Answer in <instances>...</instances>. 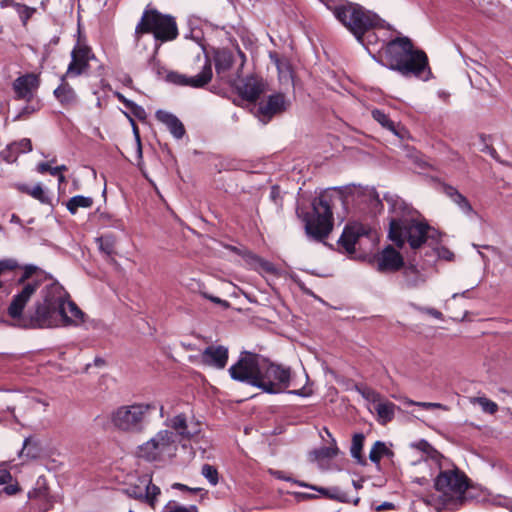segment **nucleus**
Here are the masks:
<instances>
[{"label":"nucleus","instance_id":"f257e3e1","mask_svg":"<svg viewBox=\"0 0 512 512\" xmlns=\"http://www.w3.org/2000/svg\"><path fill=\"white\" fill-rule=\"evenodd\" d=\"M21 291L13 296L8 315L24 328L58 327L60 312L68 293L56 281L48 279L34 265H26L18 279Z\"/></svg>","mask_w":512,"mask_h":512},{"label":"nucleus","instance_id":"f03ea898","mask_svg":"<svg viewBox=\"0 0 512 512\" xmlns=\"http://www.w3.org/2000/svg\"><path fill=\"white\" fill-rule=\"evenodd\" d=\"M392 216L389 220V239L399 248L406 243L411 249L421 248L429 240L438 241V231L421 214L398 196L386 197Z\"/></svg>","mask_w":512,"mask_h":512},{"label":"nucleus","instance_id":"7ed1b4c3","mask_svg":"<svg viewBox=\"0 0 512 512\" xmlns=\"http://www.w3.org/2000/svg\"><path fill=\"white\" fill-rule=\"evenodd\" d=\"M436 468L438 474L434 479L435 493L421 495L420 500L437 512L454 510L465 501L468 478L449 459L442 460Z\"/></svg>","mask_w":512,"mask_h":512},{"label":"nucleus","instance_id":"20e7f679","mask_svg":"<svg viewBox=\"0 0 512 512\" xmlns=\"http://www.w3.org/2000/svg\"><path fill=\"white\" fill-rule=\"evenodd\" d=\"M380 59H374L390 70L399 72L404 77L414 76L428 80L431 71L424 51L414 49L408 37H398L389 41L379 52Z\"/></svg>","mask_w":512,"mask_h":512},{"label":"nucleus","instance_id":"39448f33","mask_svg":"<svg viewBox=\"0 0 512 512\" xmlns=\"http://www.w3.org/2000/svg\"><path fill=\"white\" fill-rule=\"evenodd\" d=\"M340 197L333 192L324 191L312 201V212H303L297 209L302 219L306 233L314 239L320 240L329 235L333 228L332 206Z\"/></svg>","mask_w":512,"mask_h":512},{"label":"nucleus","instance_id":"423d86ee","mask_svg":"<svg viewBox=\"0 0 512 512\" xmlns=\"http://www.w3.org/2000/svg\"><path fill=\"white\" fill-rule=\"evenodd\" d=\"M333 14L362 44L364 35L378 22L376 14L354 3L335 6Z\"/></svg>","mask_w":512,"mask_h":512},{"label":"nucleus","instance_id":"0eeeda50","mask_svg":"<svg viewBox=\"0 0 512 512\" xmlns=\"http://www.w3.org/2000/svg\"><path fill=\"white\" fill-rule=\"evenodd\" d=\"M145 33H152L160 42L172 41L178 36L175 19L157 10L146 9L135 28V40L138 42Z\"/></svg>","mask_w":512,"mask_h":512},{"label":"nucleus","instance_id":"6e6552de","mask_svg":"<svg viewBox=\"0 0 512 512\" xmlns=\"http://www.w3.org/2000/svg\"><path fill=\"white\" fill-rule=\"evenodd\" d=\"M155 406L151 403H133L122 405L110 414L113 427L127 433H140L145 429L146 421Z\"/></svg>","mask_w":512,"mask_h":512},{"label":"nucleus","instance_id":"1a4fd4ad","mask_svg":"<svg viewBox=\"0 0 512 512\" xmlns=\"http://www.w3.org/2000/svg\"><path fill=\"white\" fill-rule=\"evenodd\" d=\"M178 440L169 429L158 431L137 449L138 457L147 461H165L176 455Z\"/></svg>","mask_w":512,"mask_h":512},{"label":"nucleus","instance_id":"9d476101","mask_svg":"<svg viewBox=\"0 0 512 512\" xmlns=\"http://www.w3.org/2000/svg\"><path fill=\"white\" fill-rule=\"evenodd\" d=\"M291 369L281 364L273 363L263 359L257 388L269 394L286 392L290 386Z\"/></svg>","mask_w":512,"mask_h":512},{"label":"nucleus","instance_id":"9b49d317","mask_svg":"<svg viewBox=\"0 0 512 512\" xmlns=\"http://www.w3.org/2000/svg\"><path fill=\"white\" fill-rule=\"evenodd\" d=\"M263 359L257 354L242 352L237 363L229 368L231 378L257 387Z\"/></svg>","mask_w":512,"mask_h":512},{"label":"nucleus","instance_id":"f8f14e48","mask_svg":"<svg viewBox=\"0 0 512 512\" xmlns=\"http://www.w3.org/2000/svg\"><path fill=\"white\" fill-rule=\"evenodd\" d=\"M124 492L127 496L147 503L152 509L156 508L161 490L152 483L150 474H143L134 483L128 485Z\"/></svg>","mask_w":512,"mask_h":512},{"label":"nucleus","instance_id":"ddd939ff","mask_svg":"<svg viewBox=\"0 0 512 512\" xmlns=\"http://www.w3.org/2000/svg\"><path fill=\"white\" fill-rule=\"evenodd\" d=\"M40 87V77L35 73H26L17 77L12 83L14 98L25 102H32Z\"/></svg>","mask_w":512,"mask_h":512},{"label":"nucleus","instance_id":"4468645a","mask_svg":"<svg viewBox=\"0 0 512 512\" xmlns=\"http://www.w3.org/2000/svg\"><path fill=\"white\" fill-rule=\"evenodd\" d=\"M95 60L91 48L77 44L71 52V61L68 65L66 76L77 77L85 74L90 67V61Z\"/></svg>","mask_w":512,"mask_h":512},{"label":"nucleus","instance_id":"2eb2a0df","mask_svg":"<svg viewBox=\"0 0 512 512\" xmlns=\"http://www.w3.org/2000/svg\"><path fill=\"white\" fill-rule=\"evenodd\" d=\"M167 78L170 82L177 85L201 88L208 84L212 79L211 61L208 57L204 56V64L202 66V70L195 76L187 77L183 74L171 72L167 75Z\"/></svg>","mask_w":512,"mask_h":512},{"label":"nucleus","instance_id":"dca6fc26","mask_svg":"<svg viewBox=\"0 0 512 512\" xmlns=\"http://www.w3.org/2000/svg\"><path fill=\"white\" fill-rule=\"evenodd\" d=\"M370 229L361 223L347 225L338 241L339 246L347 253L353 254L362 237L369 235Z\"/></svg>","mask_w":512,"mask_h":512},{"label":"nucleus","instance_id":"f3484780","mask_svg":"<svg viewBox=\"0 0 512 512\" xmlns=\"http://www.w3.org/2000/svg\"><path fill=\"white\" fill-rule=\"evenodd\" d=\"M288 105L283 94L270 95L265 102L259 104L257 116L262 123L266 124L274 115L284 112Z\"/></svg>","mask_w":512,"mask_h":512},{"label":"nucleus","instance_id":"a211bd4d","mask_svg":"<svg viewBox=\"0 0 512 512\" xmlns=\"http://www.w3.org/2000/svg\"><path fill=\"white\" fill-rule=\"evenodd\" d=\"M376 264L379 272H395L404 266V260L394 247L388 245L376 256Z\"/></svg>","mask_w":512,"mask_h":512},{"label":"nucleus","instance_id":"6ab92c4d","mask_svg":"<svg viewBox=\"0 0 512 512\" xmlns=\"http://www.w3.org/2000/svg\"><path fill=\"white\" fill-rule=\"evenodd\" d=\"M204 364L217 369H223L228 360V349L224 346H208L201 354Z\"/></svg>","mask_w":512,"mask_h":512},{"label":"nucleus","instance_id":"aec40b11","mask_svg":"<svg viewBox=\"0 0 512 512\" xmlns=\"http://www.w3.org/2000/svg\"><path fill=\"white\" fill-rule=\"evenodd\" d=\"M85 314L83 311L69 298L63 305V312H60V319H58L59 326L75 325L78 326L84 322Z\"/></svg>","mask_w":512,"mask_h":512},{"label":"nucleus","instance_id":"412c9836","mask_svg":"<svg viewBox=\"0 0 512 512\" xmlns=\"http://www.w3.org/2000/svg\"><path fill=\"white\" fill-rule=\"evenodd\" d=\"M238 93L248 101H255L264 91V84L255 77H246L236 85Z\"/></svg>","mask_w":512,"mask_h":512},{"label":"nucleus","instance_id":"4be33fe9","mask_svg":"<svg viewBox=\"0 0 512 512\" xmlns=\"http://www.w3.org/2000/svg\"><path fill=\"white\" fill-rule=\"evenodd\" d=\"M411 447L422 452L425 455V458L418 461V464L424 466H432L436 467L442 462V460H446L444 456L439 454L426 440H420L418 442L412 443Z\"/></svg>","mask_w":512,"mask_h":512},{"label":"nucleus","instance_id":"5701e85b","mask_svg":"<svg viewBox=\"0 0 512 512\" xmlns=\"http://www.w3.org/2000/svg\"><path fill=\"white\" fill-rule=\"evenodd\" d=\"M156 118L168 128L175 138L181 139L184 136L185 128L175 115L164 110H158Z\"/></svg>","mask_w":512,"mask_h":512},{"label":"nucleus","instance_id":"b1692460","mask_svg":"<svg viewBox=\"0 0 512 512\" xmlns=\"http://www.w3.org/2000/svg\"><path fill=\"white\" fill-rule=\"evenodd\" d=\"M444 193L447 197L450 198V200L457 205V207L460 209V211L468 216L472 217L476 214L474 211L472 205L470 204L469 200L460 193L455 187L453 186H445L444 187Z\"/></svg>","mask_w":512,"mask_h":512},{"label":"nucleus","instance_id":"393cba45","mask_svg":"<svg viewBox=\"0 0 512 512\" xmlns=\"http://www.w3.org/2000/svg\"><path fill=\"white\" fill-rule=\"evenodd\" d=\"M166 425L169 430L175 435V438L179 441L180 439H190L193 433L188 430L186 416L179 414L173 418L167 420Z\"/></svg>","mask_w":512,"mask_h":512},{"label":"nucleus","instance_id":"a878e982","mask_svg":"<svg viewBox=\"0 0 512 512\" xmlns=\"http://www.w3.org/2000/svg\"><path fill=\"white\" fill-rule=\"evenodd\" d=\"M67 77L68 76L64 75L61 78V84L54 90L55 98L62 105H71L76 103L77 101V94L75 90L71 87V85L68 82H66Z\"/></svg>","mask_w":512,"mask_h":512},{"label":"nucleus","instance_id":"bb28decb","mask_svg":"<svg viewBox=\"0 0 512 512\" xmlns=\"http://www.w3.org/2000/svg\"><path fill=\"white\" fill-rule=\"evenodd\" d=\"M404 284L408 288H417L426 282V275L415 265L405 266L403 269Z\"/></svg>","mask_w":512,"mask_h":512},{"label":"nucleus","instance_id":"cd10ccee","mask_svg":"<svg viewBox=\"0 0 512 512\" xmlns=\"http://www.w3.org/2000/svg\"><path fill=\"white\" fill-rule=\"evenodd\" d=\"M374 409L378 415L381 424H386L394 418L396 405L390 401L382 400V398L374 405Z\"/></svg>","mask_w":512,"mask_h":512},{"label":"nucleus","instance_id":"c85d7f7f","mask_svg":"<svg viewBox=\"0 0 512 512\" xmlns=\"http://www.w3.org/2000/svg\"><path fill=\"white\" fill-rule=\"evenodd\" d=\"M93 203L92 197L76 195L69 199L66 208L72 215H75L79 208H91Z\"/></svg>","mask_w":512,"mask_h":512},{"label":"nucleus","instance_id":"c756f323","mask_svg":"<svg viewBox=\"0 0 512 512\" xmlns=\"http://www.w3.org/2000/svg\"><path fill=\"white\" fill-rule=\"evenodd\" d=\"M18 189L21 192H24L34 199L40 201L43 204H48L50 202V198L45 193L44 189L42 188L41 184H37L33 187H29L27 185H18Z\"/></svg>","mask_w":512,"mask_h":512},{"label":"nucleus","instance_id":"7c9ffc66","mask_svg":"<svg viewBox=\"0 0 512 512\" xmlns=\"http://www.w3.org/2000/svg\"><path fill=\"white\" fill-rule=\"evenodd\" d=\"M372 117L375 121H377L383 128L391 131L393 134L399 136V132L396 128L395 123L386 115L383 111L379 109H374L372 111Z\"/></svg>","mask_w":512,"mask_h":512},{"label":"nucleus","instance_id":"2f4dec72","mask_svg":"<svg viewBox=\"0 0 512 512\" xmlns=\"http://www.w3.org/2000/svg\"><path fill=\"white\" fill-rule=\"evenodd\" d=\"M390 453L391 452L387 448L385 443H383L381 441H377V442H375V444L373 445V447L371 448V450L369 452V458L372 462L379 463V461L381 460V458L383 456L388 455Z\"/></svg>","mask_w":512,"mask_h":512},{"label":"nucleus","instance_id":"473e14b6","mask_svg":"<svg viewBox=\"0 0 512 512\" xmlns=\"http://www.w3.org/2000/svg\"><path fill=\"white\" fill-rule=\"evenodd\" d=\"M338 454V448L336 446L335 439H332V445L329 447H322L312 452L315 459L333 458Z\"/></svg>","mask_w":512,"mask_h":512},{"label":"nucleus","instance_id":"72a5a7b5","mask_svg":"<svg viewBox=\"0 0 512 512\" xmlns=\"http://www.w3.org/2000/svg\"><path fill=\"white\" fill-rule=\"evenodd\" d=\"M364 443V435L361 433H357L352 438V444L350 448V453L353 458H355L358 462H362L361 460V451Z\"/></svg>","mask_w":512,"mask_h":512},{"label":"nucleus","instance_id":"f704fd0d","mask_svg":"<svg viewBox=\"0 0 512 512\" xmlns=\"http://www.w3.org/2000/svg\"><path fill=\"white\" fill-rule=\"evenodd\" d=\"M232 65V57L227 52H219L215 57V66L218 73L229 69Z\"/></svg>","mask_w":512,"mask_h":512},{"label":"nucleus","instance_id":"c9c22d12","mask_svg":"<svg viewBox=\"0 0 512 512\" xmlns=\"http://www.w3.org/2000/svg\"><path fill=\"white\" fill-rule=\"evenodd\" d=\"M21 457H26L29 459H35L39 456V449L31 439L27 438L24 440L23 448L20 452Z\"/></svg>","mask_w":512,"mask_h":512},{"label":"nucleus","instance_id":"e433bc0d","mask_svg":"<svg viewBox=\"0 0 512 512\" xmlns=\"http://www.w3.org/2000/svg\"><path fill=\"white\" fill-rule=\"evenodd\" d=\"M101 252L111 256L115 252V240L111 236H101L97 239Z\"/></svg>","mask_w":512,"mask_h":512},{"label":"nucleus","instance_id":"4c0bfd02","mask_svg":"<svg viewBox=\"0 0 512 512\" xmlns=\"http://www.w3.org/2000/svg\"><path fill=\"white\" fill-rule=\"evenodd\" d=\"M12 7H14L22 21L25 25L27 21L31 18V16L35 13L36 9L28 7L21 3H16L12 1Z\"/></svg>","mask_w":512,"mask_h":512},{"label":"nucleus","instance_id":"58836bf2","mask_svg":"<svg viewBox=\"0 0 512 512\" xmlns=\"http://www.w3.org/2000/svg\"><path fill=\"white\" fill-rule=\"evenodd\" d=\"M201 474L203 477L207 479V481L212 485L215 486L218 484L219 481V475L217 469L210 465V464H204L201 469Z\"/></svg>","mask_w":512,"mask_h":512},{"label":"nucleus","instance_id":"ea45409f","mask_svg":"<svg viewBox=\"0 0 512 512\" xmlns=\"http://www.w3.org/2000/svg\"><path fill=\"white\" fill-rule=\"evenodd\" d=\"M27 104L15 116V120L25 119L40 109L39 101L26 102Z\"/></svg>","mask_w":512,"mask_h":512},{"label":"nucleus","instance_id":"a19ab883","mask_svg":"<svg viewBox=\"0 0 512 512\" xmlns=\"http://www.w3.org/2000/svg\"><path fill=\"white\" fill-rule=\"evenodd\" d=\"M296 483L299 485V486H303V487H309L308 484L306 483H303V482H298L296 481ZM310 488L312 489H315L317 491H319L320 493L324 494L325 496H327L328 498H331V499H337V500H340V501H344V495L338 490V489H332V490H328V489H325V488H317L315 486H310Z\"/></svg>","mask_w":512,"mask_h":512},{"label":"nucleus","instance_id":"79ce46f5","mask_svg":"<svg viewBox=\"0 0 512 512\" xmlns=\"http://www.w3.org/2000/svg\"><path fill=\"white\" fill-rule=\"evenodd\" d=\"M473 403L479 404L482 410L489 414H494L498 410L497 404L486 397L474 398Z\"/></svg>","mask_w":512,"mask_h":512},{"label":"nucleus","instance_id":"37998d69","mask_svg":"<svg viewBox=\"0 0 512 512\" xmlns=\"http://www.w3.org/2000/svg\"><path fill=\"white\" fill-rule=\"evenodd\" d=\"M162 512H198V508L195 505L181 506L171 501L165 505Z\"/></svg>","mask_w":512,"mask_h":512},{"label":"nucleus","instance_id":"c03bdc74","mask_svg":"<svg viewBox=\"0 0 512 512\" xmlns=\"http://www.w3.org/2000/svg\"><path fill=\"white\" fill-rule=\"evenodd\" d=\"M270 57L275 63L280 77L285 78L291 76V70L288 63L281 61L276 55L271 54Z\"/></svg>","mask_w":512,"mask_h":512},{"label":"nucleus","instance_id":"a18cd8bd","mask_svg":"<svg viewBox=\"0 0 512 512\" xmlns=\"http://www.w3.org/2000/svg\"><path fill=\"white\" fill-rule=\"evenodd\" d=\"M405 405H415L424 409H442L447 410L448 408L441 403H433V402H416L410 399L404 401Z\"/></svg>","mask_w":512,"mask_h":512},{"label":"nucleus","instance_id":"49530a36","mask_svg":"<svg viewBox=\"0 0 512 512\" xmlns=\"http://www.w3.org/2000/svg\"><path fill=\"white\" fill-rule=\"evenodd\" d=\"M359 392L367 401L373 403L374 405L381 399V395L379 393L368 387L359 389Z\"/></svg>","mask_w":512,"mask_h":512},{"label":"nucleus","instance_id":"de8ad7c7","mask_svg":"<svg viewBox=\"0 0 512 512\" xmlns=\"http://www.w3.org/2000/svg\"><path fill=\"white\" fill-rule=\"evenodd\" d=\"M11 145L14 150H17V153H25L32 150V143L28 138L21 139L19 142H15Z\"/></svg>","mask_w":512,"mask_h":512},{"label":"nucleus","instance_id":"09e8293b","mask_svg":"<svg viewBox=\"0 0 512 512\" xmlns=\"http://www.w3.org/2000/svg\"><path fill=\"white\" fill-rule=\"evenodd\" d=\"M51 163H54V160H51V162H41L37 165L36 169L41 174L49 172L51 176H56L59 180V174L56 169L51 166Z\"/></svg>","mask_w":512,"mask_h":512},{"label":"nucleus","instance_id":"8fccbe9b","mask_svg":"<svg viewBox=\"0 0 512 512\" xmlns=\"http://www.w3.org/2000/svg\"><path fill=\"white\" fill-rule=\"evenodd\" d=\"M17 154V150H14L12 145H8L7 148L1 152V157L6 162L10 163L15 161Z\"/></svg>","mask_w":512,"mask_h":512},{"label":"nucleus","instance_id":"3c124183","mask_svg":"<svg viewBox=\"0 0 512 512\" xmlns=\"http://www.w3.org/2000/svg\"><path fill=\"white\" fill-rule=\"evenodd\" d=\"M415 308L421 313L428 314L438 320H443V314L435 308L421 306H416Z\"/></svg>","mask_w":512,"mask_h":512},{"label":"nucleus","instance_id":"603ef678","mask_svg":"<svg viewBox=\"0 0 512 512\" xmlns=\"http://www.w3.org/2000/svg\"><path fill=\"white\" fill-rule=\"evenodd\" d=\"M128 109H129V110L131 111V113H132L135 117H137L138 119H141V120H142V119H145V118H146V112H145L144 108H143V107H141L140 105H138V104H136V103L132 102V105H130Z\"/></svg>","mask_w":512,"mask_h":512},{"label":"nucleus","instance_id":"864d4df0","mask_svg":"<svg viewBox=\"0 0 512 512\" xmlns=\"http://www.w3.org/2000/svg\"><path fill=\"white\" fill-rule=\"evenodd\" d=\"M54 168L56 169V171L59 174V186L65 184L66 183V177L63 175V172L67 171V166L66 165H59V166H56Z\"/></svg>","mask_w":512,"mask_h":512},{"label":"nucleus","instance_id":"5fc2aeb1","mask_svg":"<svg viewBox=\"0 0 512 512\" xmlns=\"http://www.w3.org/2000/svg\"><path fill=\"white\" fill-rule=\"evenodd\" d=\"M12 476L10 472L5 468H0V484H5L11 481Z\"/></svg>","mask_w":512,"mask_h":512},{"label":"nucleus","instance_id":"6e6d98bb","mask_svg":"<svg viewBox=\"0 0 512 512\" xmlns=\"http://www.w3.org/2000/svg\"><path fill=\"white\" fill-rule=\"evenodd\" d=\"M288 393L301 397H308L312 394V391L310 389H306L305 387H303L301 389L291 390Z\"/></svg>","mask_w":512,"mask_h":512},{"label":"nucleus","instance_id":"4d7b16f0","mask_svg":"<svg viewBox=\"0 0 512 512\" xmlns=\"http://www.w3.org/2000/svg\"><path fill=\"white\" fill-rule=\"evenodd\" d=\"M19 486L17 484H10L5 486L2 489V492L6 493L7 495H15L19 491Z\"/></svg>","mask_w":512,"mask_h":512},{"label":"nucleus","instance_id":"13d9d810","mask_svg":"<svg viewBox=\"0 0 512 512\" xmlns=\"http://www.w3.org/2000/svg\"><path fill=\"white\" fill-rule=\"evenodd\" d=\"M205 298L209 299L210 301L216 303V304H220L224 307H228L229 306V303L226 301V300H222L221 298L219 297H215V296H211V295H207V294H203Z\"/></svg>","mask_w":512,"mask_h":512},{"label":"nucleus","instance_id":"bf43d9fd","mask_svg":"<svg viewBox=\"0 0 512 512\" xmlns=\"http://www.w3.org/2000/svg\"><path fill=\"white\" fill-rule=\"evenodd\" d=\"M114 95L117 97V99L124 104V106L128 109L130 105H132L131 100L127 99L123 94L120 92H115Z\"/></svg>","mask_w":512,"mask_h":512},{"label":"nucleus","instance_id":"052dcab7","mask_svg":"<svg viewBox=\"0 0 512 512\" xmlns=\"http://www.w3.org/2000/svg\"><path fill=\"white\" fill-rule=\"evenodd\" d=\"M413 482L419 484V485H426L428 484V479L426 477H416Z\"/></svg>","mask_w":512,"mask_h":512},{"label":"nucleus","instance_id":"680f3d73","mask_svg":"<svg viewBox=\"0 0 512 512\" xmlns=\"http://www.w3.org/2000/svg\"><path fill=\"white\" fill-rule=\"evenodd\" d=\"M392 507H393L392 503L384 502L383 504H381V505H379L377 507V511H382V510H385V509H391Z\"/></svg>","mask_w":512,"mask_h":512},{"label":"nucleus","instance_id":"e2e57ef3","mask_svg":"<svg viewBox=\"0 0 512 512\" xmlns=\"http://www.w3.org/2000/svg\"><path fill=\"white\" fill-rule=\"evenodd\" d=\"M275 477L279 478V479H283V480H286V481H290V478L289 477H285L283 475V472L281 471H273L271 472Z\"/></svg>","mask_w":512,"mask_h":512},{"label":"nucleus","instance_id":"0e129e2a","mask_svg":"<svg viewBox=\"0 0 512 512\" xmlns=\"http://www.w3.org/2000/svg\"><path fill=\"white\" fill-rule=\"evenodd\" d=\"M172 487L175 488V489L185 490V491H188V489H189L188 486H186L184 484H181V483H175V484H173Z\"/></svg>","mask_w":512,"mask_h":512},{"label":"nucleus","instance_id":"69168bd1","mask_svg":"<svg viewBox=\"0 0 512 512\" xmlns=\"http://www.w3.org/2000/svg\"><path fill=\"white\" fill-rule=\"evenodd\" d=\"M479 10L481 13H483L485 15L489 16L491 14L490 10L485 8L482 3H479Z\"/></svg>","mask_w":512,"mask_h":512},{"label":"nucleus","instance_id":"338daca9","mask_svg":"<svg viewBox=\"0 0 512 512\" xmlns=\"http://www.w3.org/2000/svg\"><path fill=\"white\" fill-rule=\"evenodd\" d=\"M468 292H469V290H465V291H463L462 293H454V294L452 295V298H453V299H456V298H457V297H459V296H462V297H468Z\"/></svg>","mask_w":512,"mask_h":512},{"label":"nucleus","instance_id":"774afa93","mask_svg":"<svg viewBox=\"0 0 512 512\" xmlns=\"http://www.w3.org/2000/svg\"><path fill=\"white\" fill-rule=\"evenodd\" d=\"M504 507H506L510 512H512V501L502 504Z\"/></svg>","mask_w":512,"mask_h":512}]
</instances>
